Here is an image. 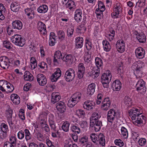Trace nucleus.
Returning <instances> with one entry per match:
<instances>
[{
	"label": "nucleus",
	"instance_id": "f257e3e1",
	"mask_svg": "<svg viewBox=\"0 0 147 147\" xmlns=\"http://www.w3.org/2000/svg\"><path fill=\"white\" fill-rule=\"evenodd\" d=\"M90 138L92 141L96 144H100L102 146L105 145V139L104 135L100 133L98 135L94 133L90 134Z\"/></svg>",
	"mask_w": 147,
	"mask_h": 147
},
{
	"label": "nucleus",
	"instance_id": "f03ea898",
	"mask_svg": "<svg viewBox=\"0 0 147 147\" xmlns=\"http://www.w3.org/2000/svg\"><path fill=\"white\" fill-rule=\"evenodd\" d=\"M11 41L15 45L23 47L25 44V40L21 35L16 34L12 36L11 38Z\"/></svg>",
	"mask_w": 147,
	"mask_h": 147
},
{
	"label": "nucleus",
	"instance_id": "7ed1b4c3",
	"mask_svg": "<svg viewBox=\"0 0 147 147\" xmlns=\"http://www.w3.org/2000/svg\"><path fill=\"white\" fill-rule=\"evenodd\" d=\"M120 117L119 114L113 109H111L108 112L107 120L108 122L111 124L114 121L119 119Z\"/></svg>",
	"mask_w": 147,
	"mask_h": 147
},
{
	"label": "nucleus",
	"instance_id": "20e7f679",
	"mask_svg": "<svg viewBox=\"0 0 147 147\" xmlns=\"http://www.w3.org/2000/svg\"><path fill=\"white\" fill-rule=\"evenodd\" d=\"M6 87L8 90L6 91L7 93L12 92L14 90L13 85L7 81L4 80L0 81V90L3 92H5V90L4 88Z\"/></svg>",
	"mask_w": 147,
	"mask_h": 147
},
{
	"label": "nucleus",
	"instance_id": "39448f33",
	"mask_svg": "<svg viewBox=\"0 0 147 147\" xmlns=\"http://www.w3.org/2000/svg\"><path fill=\"white\" fill-rule=\"evenodd\" d=\"M75 71L72 68H69L66 71L64 78L65 80L68 82L72 81L75 76Z\"/></svg>",
	"mask_w": 147,
	"mask_h": 147
},
{
	"label": "nucleus",
	"instance_id": "423d86ee",
	"mask_svg": "<svg viewBox=\"0 0 147 147\" xmlns=\"http://www.w3.org/2000/svg\"><path fill=\"white\" fill-rule=\"evenodd\" d=\"M102 126V121L99 119L90 121V126L92 127H94V130L95 131H99Z\"/></svg>",
	"mask_w": 147,
	"mask_h": 147
},
{
	"label": "nucleus",
	"instance_id": "0eeeda50",
	"mask_svg": "<svg viewBox=\"0 0 147 147\" xmlns=\"http://www.w3.org/2000/svg\"><path fill=\"white\" fill-rule=\"evenodd\" d=\"M145 82L142 79H140L137 82L136 87L138 91H140L141 93L146 91V88L145 86Z\"/></svg>",
	"mask_w": 147,
	"mask_h": 147
},
{
	"label": "nucleus",
	"instance_id": "6e6552de",
	"mask_svg": "<svg viewBox=\"0 0 147 147\" xmlns=\"http://www.w3.org/2000/svg\"><path fill=\"white\" fill-rule=\"evenodd\" d=\"M116 47L118 51L120 53H123L125 50V44L122 40H118L116 45Z\"/></svg>",
	"mask_w": 147,
	"mask_h": 147
},
{
	"label": "nucleus",
	"instance_id": "1a4fd4ad",
	"mask_svg": "<svg viewBox=\"0 0 147 147\" xmlns=\"http://www.w3.org/2000/svg\"><path fill=\"white\" fill-rule=\"evenodd\" d=\"M9 59L6 56H3L0 57V66L4 69H7L9 65L8 63Z\"/></svg>",
	"mask_w": 147,
	"mask_h": 147
},
{
	"label": "nucleus",
	"instance_id": "9d476101",
	"mask_svg": "<svg viewBox=\"0 0 147 147\" xmlns=\"http://www.w3.org/2000/svg\"><path fill=\"white\" fill-rule=\"evenodd\" d=\"M111 102L109 98H105L102 101L101 108L103 110L107 111L110 108Z\"/></svg>",
	"mask_w": 147,
	"mask_h": 147
},
{
	"label": "nucleus",
	"instance_id": "9b49d317",
	"mask_svg": "<svg viewBox=\"0 0 147 147\" xmlns=\"http://www.w3.org/2000/svg\"><path fill=\"white\" fill-rule=\"evenodd\" d=\"M36 79L38 84L40 86H44L47 83V78L43 74H38L36 76Z\"/></svg>",
	"mask_w": 147,
	"mask_h": 147
},
{
	"label": "nucleus",
	"instance_id": "f8f14e48",
	"mask_svg": "<svg viewBox=\"0 0 147 147\" xmlns=\"http://www.w3.org/2000/svg\"><path fill=\"white\" fill-rule=\"evenodd\" d=\"M95 105L94 102L92 100H87L83 104V107L86 110L90 111L93 109Z\"/></svg>",
	"mask_w": 147,
	"mask_h": 147
},
{
	"label": "nucleus",
	"instance_id": "ddd939ff",
	"mask_svg": "<svg viewBox=\"0 0 147 147\" xmlns=\"http://www.w3.org/2000/svg\"><path fill=\"white\" fill-rule=\"evenodd\" d=\"M135 53L137 58L142 59L144 57L145 51L142 48L140 47L136 49Z\"/></svg>",
	"mask_w": 147,
	"mask_h": 147
},
{
	"label": "nucleus",
	"instance_id": "4468645a",
	"mask_svg": "<svg viewBox=\"0 0 147 147\" xmlns=\"http://www.w3.org/2000/svg\"><path fill=\"white\" fill-rule=\"evenodd\" d=\"M112 75L109 70H108L106 73L103 74L101 76V80L102 81L110 82L111 80Z\"/></svg>",
	"mask_w": 147,
	"mask_h": 147
},
{
	"label": "nucleus",
	"instance_id": "2eb2a0df",
	"mask_svg": "<svg viewBox=\"0 0 147 147\" xmlns=\"http://www.w3.org/2000/svg\"><path fill=\"white\" fill-rule=\"evenodd\" d=\"M95 61L96 66L93 67L94 70H96L100 72V68L102 67L103 65L102 60L100 58L96 57Z\"/></svg>",
	"mask_w": 147,
	"mask_h": 147
},
{
	"label": "nucleus",
	"instance_id": "dca6fc26",
	"mask_svg": "<svg viewBox=\"0 0 147 147\" xmlns=\"http://www.w3.org/2000/svg\"><path fill=\"white\" fill-rule=\"evenodd\" d=\"M142 113V111L136 108H132L129 111V116L131 117L141 115Z\"/></svg>",
	"mask_w": 147,
	"mask_h": 147
},
{
	"label": "nucleus",
	"instance_id": "f3484780",
	"mask_svg": "<svg viewBox=\"0 0 147 147\" xmlns=\"http://www.w3.org/2000/svg\"><path fill=\"white\" fill-rule=\"evenodd\" d=\"M134 34L136 36V38L140 42L144 43L145 42L146 36L143 33H138L137 31H135Z\"/></svg>",
	"mask_w": 147,
	"mask_h": 147
},
{
	"label": "nucleus",
	"instance_id": "a211bd4d",
	"mask_svg": "<svg viewBox=\"0 0 147 147\" xmlns=\"http://www.w3.org/2000/svg\"><path fill=\"white\" fill-rule=\"evenodd\" d=\"M62 54L59 51H56L54 54L53 57V62L56 65L58 64L60 62V58L62 56Z\"/></svg>",
	"mask_w": 147,
	"mask_h": 147
},
{
	"label": "nucleus",
	"instance_id": "6ab92c4d",
	"mask_svg": "<svg viewBox=\"0 0 147 147\" xmlns=\"http://www.w3.org/2000/svg\"><path fill=\"white\" fill-rule=\"evenodd\" d=\"M12 28L14 29L20 30L23 27V24L21 21L19 20H15L12 23Z\"/></svg>",
	"mask_w": 147,
	"mask_h": 147
},
{
	"label": "nucleus",
	"instance_id": "aec40b11",
	"mask_svg": "<svg viewBox=\"0 0 147 147\" xmlns=\"http://www.w3.org/2000/svg\"><path fill=\"white\" fill-rule=\"evenodd\" d=\"M37 27L41 34L45 35L47 33L46 27L45 24L41 21L38 22Z\"/></svg>",
	"mask_w": 147,
	"mask_h": 147
},
{
	"label": "nucleus",
	"instance_id": "412c9836",
	"mask_svg": "<svg viewBox=\"0 0 147 147\" xmlns=\"http://www.w3.org/2000/svg\"><path fill=\"white\" fill-rule=\"evenodd\" d=\"M61 75V71L59 68L57 69V70L51 77L52 82H56Z\"/></svg>",
	"mask_w": 147,
	"mask_h": 147
},
{
	"label": "nucleus",
	"instance_id": "4be33fe9",
	"mask_svg": "<svg viewBox=\"0 0 147 147\" xmlns=\"http://www.w3.org/2000/svg\"><path fill=\"white\" fill-rule=\"evenodd\" d=\"M61 59L63 61L65 62L67 64L69 65L72 63L73 61V56L71 54L65 55L63 57H61Z\"/></svg>",
	"mask_w": 147,
	"mask_h": 147
},
{
	"label": "nucleus",
	"instance_id": "5701e85b",
	"mask_svg": "<svg viewBox=\"0 0 147 147\" xmlns=\"http://www.w3.org/2000/svg\"><path fill=\"white\" fill-rule=\"evenodd\" d=\"M111 86L114 91H118L121 88V83L119 80H116L112 84Z\"/></svg>",
	"mask_w": 147,
	"mask_h": 147
},
{
	"label": "nucleus",
	"instance_id": "b1692460",
	"mask_svg": "<svg viewBox=\"0 0 147 147\" xmlns=\"http://www.w3.org/2000/svg\"><path fill=\"white\" fill-rule=\"evenodd\" d=\"M56 108L61 113H64L66 109V107L64 103L60 101L57 103L56 105Z\"/></svg>",
	"mask_w": 147,
	"mask_h": 147
},
{
	"label": "nucleus",
	"instance_id": "393cba45",
	"mask_svg": "<svg viewBox=\"0 0 147 147\" xmlns=\"http://www.w3.org/2000/svg\"><path fill=\"white\" fill-rule=\"evenodd\" d=\"M84 39L81 36H79L76 38V48L77 49L81 48L83 45Z\"/></svg>",
	"mask_w": 147,
	"mask_h": 147
},
{
	"label": "nucleus",
	"instance_id": "a878e982",
	"mask_svg": "<svg viewBox=\"0 0 147 147\" xmlns=\"http://www.w3.org/2000/svg\"><path fill=\"white\" fill-rule=\"evenodd\" d=\"M61 99V96L58 93L53 92L51 94V102L53 104L58 102Z\"/></svg>",
	"mask_w": 147,
	"mask_h": 147
},
{
	"label": "nucleus",
	"instance_id": "bb28decb",
	"mask_svg": "<svg viewBox=\"0 0 147 147\" xmlns=\"http://www.w3.org/2000/svg\"><path fill=\"white\" fill-rule=\"evenodd\" d=\"M95 87V85L94 83H91L88 85L87 92L88 95H91L94 93Z\"/></svg>",
	"mask_w": 147,
	"mask_h": 147
},
{
	"label": "nucleus",
	"instance_id": "cd10ccee",
	"mask_svg": "<svg viewBox=\"0 0 147 147\" xmlns=\"http://www.w3.org/2000/svg\"><path fill=\"white\" fill-rule=\"evenodd\" d=\"M139 117V118L137 120L136 125L139 126L145 124L146 123V117L142 115Z\"/></svg>",
	"mask_w": 147,
	"mask_h": 147
},
{
	"label": "nucleus",
	"instance_id": "c85d7f7f",
	"mask_svg": "<svg viewBox=\"0 0 147 147\" xmlns=\"http://www.w3.org/2000/svg\"><path fill=\"white\" fill-rule=\"evenodd\" d=\"M121 7V5L119 3H116L114 6L113 11L117 13L118 15H119L122 12Z\"/></svg>",
	"mask_w": 147,
	"mask_h": 147
},
{
	"label": "nucleus",
	"instance_id": "c756f323",
	"mask_svg": "<svg viewBox=\"0 0 147 147\" xmlns=\"http://www.w3.org/2000/svg\"><path fill=\"white\" fill-rule=\"evenodd\" d=\"M135 69L134 71V74H135L136 76L140 77L142 76V74L143 73V70L144 68L140 67H135L134 68Z\"/></svg>",
	"mask_w": 147,
	"mask_h": 147
},
{
	"label": "nucleus",
	"instance_id": "7c9ffc66",
	"mask_svg": "<svg viewBox=\"0 0 147 147\" xmlns=\"http://www.w3.org/2000/svg\"><path fill=\"white\" fill-rule=\"evenodd\" d=\"M82 96L81 93L78 92L74 94L71 97L73 100H74L76 102L78 103L80 100Z\"/></svg>",
	"mask_w": 147,
	"mask_h": 147
},
{
	"label": "nucleus",
	"instance_id": "2f4dec72",
	"mask_svg": "<svg viewBox=\"0 0 147 147\" xmlns=\"http://www.w3.org/2000/svg\"><path fill=\"white\" fill-rule=\"evenodd\" d=\"M5 8L3 5L0 4V20H3L5 18L4 15L5 13Z\"/></svg>",
	"mask_w": 147,
	"mask_h": 147
},
{
	"label": "nucleus",
	"instance_id": "473e14b6",
	"mask_svg": "<svg viewBox=\"0 0 147 147\" xmlns=\"http://www.w3.org/2000/svg\"><path fill=\"white\" fill-rule=\"evenodd\" d=\"M24 79L26 81H31L33 80L32 75L28 71H26L24 76Z\"/></svg>",
	"mask_w": 147,
	"mask_h": 147
},
{
	"label": "nucleus",
	"instance_id": "72a5a7b5",
	"mask_svg": "<svg viewBox=\"0 0 147 147\" xmlns=\"http://www.w3.org/2000/svg\"><path fill=\"white\" fill-rule=\"evenodd\" d=\"M25 14L29 19H32L34 18V11L32 9L27 8L25 10Z\"/></svg>",
	"mask_w": 147,
	"mask_h": 147
},
{
	"label": "nucleus",
	"instance_id": "f704fd0d",
	"mask_svg": "<svg viewBox=\"0 0 147 147\" xmlns=\"http://www.w3.org/2000/svg\"><path fill=\"white\" fill-rule=\"evenodd\" d=\"M10 7L11 10L15 12L18 11L20 7V4L16 2L11 3Z\"/></svg>",
	"mask_w": 147,
	"mask_h": 147
},
{
	"label": "nucleus",
	"instance_id": "c9c22d12",
	"mask_svg": "<svg viewBox=\"0 0 147 147\" xmlns=\"http://www.w3.org/2000/svg\"><path fill=\"white\" fill-rule=\"evenodd\" d=\"M99 74L100 72L96 70H94V68L92 71L88 72L87 73L88 76L91 77L93 78H97L99 76Z\"/></svg>",
	"mask_w": 147,
	"mask_h": 147
},
{
	"label": "nucleus",
	"instance_id": "e433bc0d",
	"mask_svg": "<svg viewBox=\"0 0 147 147\" xmlns=\"http://www.w3.org/2000/svg\"><path fill=\"white\" fill-rule=\"evenodd\" d=\"M104 50L106 51H109L111 49V47L109 42L105 40L102 42Z\"/></svg>",
	"mask_w": 147,
	"mask_h": 147
},
{
	"label": "nucleus",
	"instance_id": "4c0bfd02",
	"mask_svg": "<svg viewBox=\"0 0 147 147\" xmlns=\"http://www.w3.org/2000/svg\"><path fill=\"white\" fill-rule=\"evenodd\" d=\"M7 119L9 126L10 127H13L17 123V121L16 120V117H14L13 118L12 117Z\"/></svg>",
	"mask_w": 147,
	"mask_h": 147
},
{
	"label": "nucleus",
	"instance_id": "58836bf2",
	"mask_svg": "<svg viewBox=\"0 0 147 147\" xmlns=\"http://www.w3.org/2000/svg\"><path fill=\"white\" fill-rule=\"evenodd\" d=\"M49 122L51 129L56 131V127L54 119L53 118H49Z\"/></svg>",
	"mask_w": 147,
	"mask_h": 147
},
{
	"label": "nucleus",
	"instance_id": "ea45409f",
	"mask_svg": "<svg viewBox=\"0 0 147 147\" xmlns=\"http://www.w3.org/2000/svg\"><path fill=\"white\" fill-rule=\"evenodd\" d=\"M144 63L142 61H139L134 62L132 65V67L133 68L135 67L144 68Z\"/></svg>",
	"mask_w": 147,
	"mask_h": 147
},
{
	"label": "nucleus",
	"instance_id": "a19ab883",
	"mask_svg": "<svg viewBox=\"0 0 147 147\" xmlns=\"http://www.w3.org/2000/svg\"><path fill=\"white\" fill-rule=\"evenodd\" d=\"M76 115L79 118H84L86 115V113L84 111L81 109H78L76 111Z\"/></svg>",
	"mask_w": 147,
	"mask_h": 147
},
{
	"label": "nucleus",
	"instance_id": "79ce46f5",
	"mask_svg": "<svg viewBox=\"0 0 147 147\" xmlns=\"http://www.w3.org/2000/svg\"><path fill=\"white\" fill-rule=\"evenodd\" d=\"M48 10L47 6L45 5H43L40 6L38 9L37 10L40 13H45Z\"/></svg>",
	"mask_w": 147,
	"mask_h": 147
},
{
	"label": "nucleus",
	"instance_id": "37998d69",
	"mask_svg": "<svg viewBox=\"0 0 147 147\" xmlns=\"http://www.w3.org/2000/svg\"><path fill=\"white\" fill-rule=\"evenodd\" d=\"M70 129L74 133L79 134L80 132V129L76 124L73 125L71 126Z\"/></svg>",
	"mask_w": 147,
	"mask_h": 147
},
{
	"label": "nucleus",
	"instance_id": "c03bdc74",
	"mask_svg": "<svg viewBox=\"0 0 147 147\" xmlns=\"http://www.w3.org/2000/svg\"><path fill=\"white\" fill-rule=\"evenodd\" d=\"M69 125L70 124L68 121L64 122L61 127L62 129L65 132L68 131L69 129Z\"/></svg>",
	"mask_w": 147,
	"mask_h": 147
},
{
	"label": "nucleus",
	"instance_id": "a18cd8bd",
	"mask_svg": "<svg viewBox=\"0 0 147 147\" xmlns=\"http://www.w3.org/2000/svg\"><path fill=\"white\" fill-rule=\"evenodd\" d=\"M88 138L86 136H84L79 139V142L80 144L82 146L86 145L88 142Z\"/></svg>",
	"mask_w": 147,
	"mask_h": 147
},
{
	"label": "nucleus",
	"instance_id": "49530a36",
	"mask_svg": "<svg viewBox=\"0 0 147 147\" xmlns=\"http://www.w3.org/2000/svg\"><path fill=\"white\" fill-rule=\"evenodd\" d=\"M41 128L45 130L46 132L48 133L50 131L48 125L45 123L42 122L41 123Z\"/></svg>",
	"mask_w": 147,
	"mask_h": 147
},
{
	"label": "nucleus",
	"instance_id": "de8ad7c7",
	"mask_svg": "<svg viewBox=\"0 0 147 147\" xmlns=\"http://www.w3.org/2000/svg\"><path fill=\"white\" fill-rule=\"evenodd\" d=\"M3 46L8 49H11L12 47L11 43L8 40H5L3 42Z\"/></svg>",
	"mask_w": 147,
	"mask_h": 147
},
{
	"label": "nucleus",
	"instance_id": "09e8293b",
	"mask_svg": "<svg viewBox=\"0 0 147 147\" xmlns=\"http://www.w3.org/2000/svg\"><path fill=\"white\" fill-rule=\"evenodd\" d=\"M30 62L33 65H30L32 69H34L37 66V61L35 58L33 57H32L30 59Z\"/></svg>",
	"mask_w": 147,
	"mask_h": 147
},
{
	"label": "nucleus",
	"instance_id": "8fccbe9b",
	"mask_svg": "<svg viewBox=\"0 0 147 147\" xmlns=\"http://www.w3.org/2000/svg\"><path fill=\"white\" fill-rule=\"evenodd\" d=\"M24 132L25 133V138L26 141L30 140L31 139V136L29 130L27 129H25L24 130Z\"/></svg>",
	"mask_w": 147,
	"mask_h": 147
},
{
	"label": "nucleus",
	"instance_id": "3c124183",
	"mask_svg": "<svg viewBox=\"0 0 147 147\" xmlns=\"http://www.w3.org/2000/svg\"><path fill=\"white\" fill-rule=\"evenodd\" d=\"M59 38L61 40H63L65 38V34L63 30H59L57 32Z\"/></svg>",
	"mask_w": 147,
	"mask_h": 147
},
{
	"label": "nucleus",
	"instance_id": "603ef678",
	"mask_svg": "<svg viewBox=\"0 0 147 147\" xmlns=\"http://www.w3.org/2000/svg\"><path fill=\"white\" fill-rule=\"evenodd\" d=\"M121 131L122 135L125 138H127L128 136V133L127 130L124 127H121Z\"/></svg>",
	"mask_w": 147,
	"mask_h": 147
},
{
	"label": "nucleus",
	"instance_id": "864d4df0",
	"mask_svg": "<svg viewBox=\"0 0 147 147\" xmlns=\"http://www.w3.org/2000/svg\"><path fill=\"white\" fill-rule=\"evenodd\" d=\"M131 99L128 96H126L123 99V103L126 105H129L131 103Z\"/></svg>",
	"mask_w": 147,
	"mask_h": 147
},
{
	"label": "nucleus",
	"instance_id": "5fc2aeb1",
	"mask_svg": "<svg viewBox=\"0 0 147 147\" xmlns=\"http://www.w3.org/2000/svg\"><path fill=\"white\" fill-rule=\"evenodd\" d=\"M77 103L72 98H70L68 101L67 105L69 107L72 108L75 106Z\"/></svg>",
	"mask_w": 147,
	"mask_h": 147
},
{
	"label": "nucleus",
	"instance_id": "6e6d98bb",
	"mask_svg": "<svg viewBox=\"0 0 147 147\" xmlns=\"http://www.w3.org/2000/svg\"><path fill=\"white\" fill-rule=\"evenodd\" d=\"M145 2L146 0H139L136 3L135 7H136L137 5L140 7H143L145 5Z\"/></svg>",
	"mask_w": 147,
	"mask_h": 147
},
{
	"label": "nucleus",
	"instance_id": "4d7b16f0",
	"mask_svg": "<svg viewBox=\"0 0 147 147\" xmlns=\"http://www.w3.org/2000/svg\"><path fill=\"white\" fill-rule=\"evenodd\" d=\"M86 30V28L84 24H82L78 27L77 28V31L80 32V31H82V32L85 31Z\"/></svg>",
	"mask_w": 147,
	"mask_h": 147
},
{
	"label": "nucleus",
	"instance_id": "13d9d810",
	"mask_svg": "<svg viewBox=\"0 0 147 147\" xmlns=\"http://www.w3.org/2000/svg\"><path fill=\"white\" fill-rule=\"evenodd\" d=\"M98 114L96 112L93 113L90 118V121L98 119Z\"/></svg>",
	"mask_w": 147,
	"mask_h": 147
},
{
	"label": "nucleus",
	"instance_id": "bf43d9fd",
	"mask_svg": "<svg viewBox=\"0 0 147 147\" xmlns=\"http://www.w3.org/2000/svg\"><path fill=\"white\" fill-rule=\"evenodd\" d=\"M6 114L7 119L12 117L13 111L11 109H9L7 110Z\"/></svg>",
	"mask_w": 147,
	"mask_h": 147
},
{
	"label": "nucleus",
	"instance_id": "052dcab7",
	"mask_svg": "<svg viewBox=\"0 0 147 147\" xmlns=\"http://www.w3.org/2000/svg\"><path fill=\"white\" fill-rule=\"evenodd\" d=\"M138 142L140 146H143L146 144V140L145 138H141L139 139Z\"/></svg>",
	"mask_w": 147,
	"mask_h": 147
},
{
	"label": "nucleus",
	"instance_id": "680f3d73",
	"mask_svg": "<svg viewBox=\"0 0 147 147\" xmlns=\"http://www.w3.org/2000/svg\"><path fill=\"white\" fill-rule=\"evenodd\" d=\"M1 128L3 132H7L8 129V126L4 123H3L1 125Z\"/></svg>",
	"mask_w": 147,
	"mask_h": 147
},
{
	"label": "nucleus",
	"instance_id": "e2e57ef3",
	"mask_svg": "<svg viewBox=\"0 0 147 147\" xmlns=\"http://www.w3.org/2000/svg\"><path fill=\"white\" fill-rule=\"evenodd\" d=\"M115 144L120 147L123 146L124 145V143L122 140L120 139H116L115 140Z\"/></svg>",
	"mask_w": 147,
	"mask_h": 147
},
{
	"label": "nucleus",
	"instance_id": "0e129e2a",
	"mask_svg": "<svg viewBox=\"0 0 147 147\" xmlns=\"http://www.w3.org/2000/svg\"><path fill=\"white\" fill-rule=\"evenodd\" d=\"M38 65L41 69H46L47 68V64L43 61L39 63Z\"/></svg>",
	"mask_w": 147,
	"mask_h": 147
},
{
	"label": "nucleus",
	"instance_id": "69168bd1",
	"mask_svg": "<svg viewBox=\"0 0 147 147\" xmlns=\"http://www.w3.org/2000/svg\"><path fill=\"white\" fill-rule=\"evenodd\" d=\"M17 136L18 138L20 140H22L24 137V132L22 130L20 131L18 133Z\"/></svg>",
	"mask_w": 147,
	"mask_h": 147
},
{
	"label": "nucleus",
	"instance_id": "338daca9",
	"mask_svg": "<svg viewBox=\"0 0 147 147\" xmlns=\"http://www.w3.org/2000/svg\"><path fill=\"white\" fill-rule=\"evenodd\" d=\"M78 71L85 72V67L83 63H80L79 64Z\"/></svg>",
	"mask_w": 147,
	"mask_h": 147
},
{
	"label": "nucleus",
	"instance_id": "774afa93",
	"mask_svg": "<svg viewBox=\"0 0 147 147\" xmlns=\"http://www.w3.org/2000/svg\"><path fill=\"white\" fill-rule=\"evenodd\" d=\"M86 47L87 50L88 51H90L91 49L92 48V43L88 40H87L86 42Z\"/></svg>",
	"mask_w": 147,
	"mask_h": 147
}]
</instances>
